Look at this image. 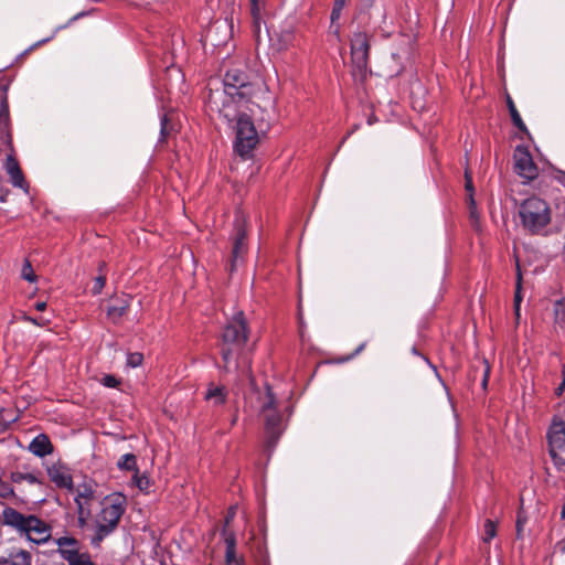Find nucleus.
Wrapping results in <instances>:
<instances>
[{"instance_id": "obj_1", "label": "nucleus", "mask_w": 565, "mask_h": 565, "mask_svg": "<svg viewBox=\"0 0 565 565\" xmlns=\"http://www.w3.org/2000/svg\"><path fill=\"white\" fill-rule=\"evenodd\" d=\"M266 86L259 81H253L250 76L239 67L226 71L223 77V88H213L209 84V93L205 97V107L209 111L218 114L222 118H233L237 113L235 105H249L259 94L266 93Z\"/></svg>"}, {"instance_id": "obj_2", "label": "nucleus", "mask_w": 565, "mask_h": 565, "mask_svg": "<svg viewBox=\"0 0 565 565\" xmlns=\"http://www.w3.org/2000/svg\"><path fill=\"white\" fill-rule=\"evenodd\" d=\"M248 338L249 327L244 312L242 310L234 312L224 326L220 343L223 369L226 372L247 373L250 370Z\"/></svg>"}, {"instance_id": "obj_3", "label": "nucleus", "mask_w": 565, "mask_h": 565, "mask_svg": "<svg viewBox=\"0 0 565 565\" xmlns=\"http://www.w3.org/2000/svg\"><path fill=\"white\" fill-rule=\"evenodd\" d=\"M1 524L35 545H44L52 539L53 526L47 520L33 513H22L12 507L3 508Z\"/></svg>"}, {"instance_id": "obj_4", "label": "nucleus", "mask_w": 565, "mask_h": 565, "mask_svg": "<svg viewBox=\"0 0 565 565\" xmlns=\"http://www.w3.org/2000/svg\"><path fill=\"white\" fill-rule=\"evenodd\" d=\"M125 511L126 498L122 494L106 497L102 501V509L95 516V534L90 539L93 546L98 547L117 529Z\"/></svg>"}, {"instance_id": "obj_5", "label": "nucleus", "mask_w": 565, "mask_h": 565, "mask_svg": "<svg viewBox=\"0 0 565 565\" xmlns=\"http://www.w3.org/2000/svg\"><path fill=\"white\" fill-rule=\"evenodd\" d=\"M523 227L532 234L541 233L551 222V209L546 201L539 196L524 200L519 209Z\"/></svg>"}, {"instance_id": "obj_6", "label": "nucleus", "mask_w": 565, "mask_h": 565, "mask_svg": "<svg viewBox=\"0 0 565 565\" xmlns=\"http://www.w3.org/2000/svg\"><path fill=\"white\" fill-rule=\"evenodd\" d=\"M260 415L265 422V430L270 443H275L284 430L282 415L277 407L276 397L266 385V391L262 397Z\"/></svg>"}, {"instance_id": "obj_7", "label": "nucleus", "mask_w": 565, "mask_h": 565, "mask_svg": "<svg viewBox=\"0 0 565 565\" xmlns=\"http://www.w3.org/2000/svg\"><path fill=\"white\" fill-rule=\"evenodd\" d=\"M56 553L66 565H97L87 550L83 548L79 540L72 535L54 539Z\"/></svg>"}, {"instance_id": "obj_8", "label": "nucleus", "mask_w": 565, "mask_h": 565, "mask_svg": "<svg viewBox=\"0 0 565 565\" xmlns=\"http://www.w3.org/2000/svg\"><path fill=\"white\" fill-rule=\"evenodd\" d=\"M243 108L249 109L248 105H235L237 115L233 118H224L227 125L235 130V141H260L263 138L258 134L250 117L243 111Z\"/></svg>"}, {"instance_id": "obj_9", "label": "nucleus", "mask_w": 565, "mask_h": 565, "mask_svg": "<svg viewBox=\"0 0 565 565\" xmlns=\"http://www.w3.org/2000/svg\"><path fill=\"white\" fill-rule=\"evenodd\" d=\"M550 455L559 470L565 471V424L554 420L547 433Z\"/></svg>"}, {"instance_id": "obj_10", "label": "nucleus", "mask_w": 565, "mask_h": 565, "mask_svg": "<svg viewBox=\"0 0 565 565\" xmlns=\"http://www.w3.org/2000/svg\"><path fill=\"white\" fill-rule=\"evenodd\" d=\"M232 239L231 270H234L236 263L247 253V220L242 213L235 216Z\"/></svg>"}, {"instance_id": "obj_11", "label": "nucleus", "mask_w": 565, "mask_h": 565, "mask_svg": "<svg viewBox=\"0 0 565 565\" xmlns=\"http://www.w3.org/2000/svg\"><path fill=\"white\" fill-rule=\"evenodd\" d=\"M513 158L514 170L520 177L526 180H533L537 177V167L533 162L527 145L519 143Z\"/></svg>"}, {"instance_id": "obj_12", "label": "nucleus", "mask_w": 565, "mask_h": 565, "mask_svg": "<svg viewBox=\"0 0 565 565\" xmlns=\"http://www.w3.org/2000/svg\"><path fill=\"white\" fill-rule=\"evenodd\" d=\"M8 145V152L6 153V159L3 161L2 167L9 175L12 185L15 188H20L28 193L29 183L25 181L24 174L17 159L15 150L12 147V143Z\"/></svg>"}, {"instance_id": "obj_13", "label": "nucleus", "mask_w": 565, "mask_h": 565, "mask_svg": "<svg viewBox=\"0 0 565 565\" xmlns=\"http://www.w3.org/2000/svg\"><path fill=\"white\" fill-rule=\"evenodd\" d=\"M373 38L366 33L355 34V68L362 76L366 75L367 62H369V50Z\"/></svg>"}, {"instance_id": "obj_14", "label": "nucleus", "mask_w": 565, "mask_h": 565, "mask_svg": "<svg viewBox=\"0 0 565 565\" xmlns=\"http://www.w3.org/2000/svg\"><path fill=\"white\" fill-rule=\"evenodd\" d=\"M0 565H33V554L26 548L12 546L0 555Z\"/></svg>"}, {"instance_id": "obj_15", "label": "nucleus", "mask_w": 565, "mask_h": 565, "mask_svg": "<svg viewBox=\"0 0 565 565\" xmlns=\"http://www.w3.org/2000/svg\"><path fill=\"white\" fill-rule=\"evenodd\" d=\"M50 480L61 489H71L73 487V479L68 468L61 463H53L46 468Z\"/></svg>"}, {"instance_id": "obj_16", "label": "nucleus", "mask_w": 565, "mask_h": 565, "mask_svg": "<svg viewBox=\"0 0 565 565\" xmlns=\"http://www.w3.org/2000/svg\"><path fill=\"white\" fill-rule=\"evenodd\" d=\"M94 497L93 489L87 484L78 486L75 494V502L77 504L79 519L89 514L88 503Z\"/></svg>"}, {"instance_id": "obj_17", "label": "nucleus", "mask_w": 565, "mask_h": 565, "mask_svg": "<svg viewBox=\"0 0 565 565\" xmlns=\"http://www.w3.org/2000/svg\"><path fill=\"white\" fill-rule=\"evenodd\" d=\"M29 450L36 457L43 458L53 452L54 447L45 434H40L33 438L29 445Z\"/></svg>"}, {"instance_id": "obj_18", "label": "nucleus", "mask_w": 565, "mask_h": 565, "mask_svg": "<svg viewBox=\"0 0 565 565\" xmlns=\"http://www.w3.org/2000/svg\"><path fill=\"white\" fill-rule=\"evenodd\" d=\"M131 298L129 296H125L121 298H117L108 308H107V317L114 322L118 323L121 318L127 313L130 307Z\"/></svg>"}, {"instance_id": "obj_19", "label": "nucleus", "mask_w": 565, "mask_h": 565, "mask_svg": "<svg viewBox=\"0 0 565 565\" xmlns=\"http://www.w3.org/2000/svg\"><path fill=\"white\" fill-rule=\"evenodd\" d=\"M507 106H508V109H509V113L511 116V120H512L514 127H516L519 129V131L523 134V136H520V138L523 139V137H526L532 141V136H531L530 131L527 130V128H526V126H525V124H524V121H523L519 110L516 109V106L510 95H507Z\"/></svg>"}, {"instance_id": "obj_20", "label": "nucleus", "mask_w": 565, "mask_h": 565, "mask_svg": "<svg viewBox=\"0 0 565 565\" xmlns=\"http://www.w3.org/2000/svg\"><path fill=\"white\" fill-rule=\"evenodd\" d=\"M204 399L211 402L214 406L223 405L227 399V391L225 386L210 383L204 394Z\"/></svg>"}, {"instance_id": "obj_21", "label": "nucleus", "mask_w": 565, "mask_h": 565, "mask_svg": "<svg viewBox=\"0 0 565 565\" xmlns=\"http://www.w3.org/2000/svg\"><path fill=\"white\" fill-rule=\"evenodd\" d=\"M40 471H31V472H22V471H12L10 473V480L13 483H22L28 482L30 484H40L42 486L44 482L42 480Z\"/></svg>"}, {"instance_id": "obj_22", "label": "nucleus", "mask_w": 565, "mask_h": 565, "mask_svg": "<svg viewBox=\"0 0 565 565\" xmlns=\"http://www.w3.org/2000/svg\"><path fill=\"white\" fill-rule=\"evenodd\" d=\"M12 135L9 128V106L2 100L0 107V141H11Z\"/></svg>"}, {"instance_id": "obj_23", "label": "nucleus", "mask_w": 565, "mask_h": 565, "mask_svg": "<svg viewBox=\"0 0 565 565\" xmlns=\"http://www.w3.org/2000/svg\"><path fill=\"white\" fill-rule=\"evenodd\" d=\"M341 13L342 11L332 8L331 15H330V28L329 32L330 34L334 35L338 40H340V31H341Z\"/></svg>"}, {"instance_id": "obj_24", "label": "nucleus", "mask_w": 565, "mask_h": 565, "mask_svg": "<svg viewBox=\"0 0 565 565\" xmlns=\"http://www.w3.org/2000/svg\"><path fill=\"white\" fill-rule=\"evenodd\" d=\"M256 143H234V153L243 160L250 159L255 150Z\"/></svg>"}, {"instance_id": "obj_25", "label": "nucleus", "mask_w": 565, "mask_h": 565, "mask_svg": "<svg viewBox=\"0 0 565 565\" xmlns=\"http://www.w3.org/2000/svg\"><path fill=\"white\" fill-rule=\"evenodd\" d=\"M118 468L121 470L137 471V458L132 454L124 455L118 461Z\"/></svg>"}, {"instance_id": "obj_26", "label": "nucleus", "mask_w": 565, "mask_h": 565, "mask_svg": "<svg viewBox=\"0 0 565 565\" xmlns=\"http://www.w3.org/2000/svg\"><path fill=\"white\" fill-rule=\"evenodd\" d=\"M221 535L226 546L225 550H236V535L231 527H223Z\"/></svg>"}, {"instance_id": "obj_27", "label": "nucleus", "mask_w": 565, "mask_h": 565, "mask_svg": "<svg viewBox=\"0 0 565 565\" xmlns=\"http://www.w3.org/2000/svg\"><path fill=\"white\" fill-rule=\"evenodd\" d=\"M134 483L140 491H149L151 487L150 478L146 475H139V471L137 470L136 473L132 477Z\"/></svg>"}, {"instance_id": "obj_28", "label": "nucleus", "mask_w": 565, "mask_h": 565, "mask_svg": "<svg viewBox=\"0 0 565 565\" xmlns=\"http://www.w3.org/2000/svg\"><path fill=\"white\" fill-rule=\"evenodd\" d=\"M465 178H466V190L468 191L469 193V206H470V215L471 217H476V202L473 200V184H472V179L471 177L468 174V172L466 171L465 173Z\"/></svg>"}, {"instance_id": "obj_29", "label": "nucleus", "mask_w": 565, "mask_h": 565, "mask_svg": "<svg viewBox=\"0 0 565 565\" xmlns=\"http://www.w3.org/2000/svg\"><path fill=\"white\" fill-rule=\"evenodd\" d=\"M521 280H522V276H521L520 270H518L516 289H515V295H514V310H515L516 317L520 316V306H521V301H522Z\"/></svg>"}, {"instance_id": "obj_30", "label": "nucleus", "mask_w": 565, "mask_h": 565, "mask_svg": "<svg viewBox=\"0 0 565 565\" xmlns=\"http://www.w3.org/2000/svg\"><path fill=\"white\" fill-rule=\"evenodd\" d=\"M249 2L252 18L258 19V17H262V11L265 8V0H249Z\"/></svg>"}, {"instance_id": "obj_31", "label": "nucleus", "mask_w": 565, "mask_h": 565, "mask_svg": "<svg viewBox=\"0 0 565 565\" xmlns=\"http://www.w3.org/2000/svg\"><path fill=\"white\" fill-rule=\"evenodd\" d=\"M143 362V354L140 352H132L127 355V365L130 367L140 366Z\"/></svg>"}, {"instance_id": "obj_32", "label": "nucleus", "mask_w": 565, "mask_h": 565, "mask_svg": "<svg viewBox=\"0 0 565 565\" xmlns=\"http://www.w3.org/2000/svg\"><path fill=\"white\" fill-rule=\"evenodd\" d=\"M225 565H243L242 559L237 557L236 550H225Z\"/></svg>"}, {"instance_id": "obj_33", "label": "nucleus", "mask_w": 565, "mask_h": 565, "mask_svg": "<svg viewBox=\"0 0 565 565\" xmlns=\"http://www.w3.org/2000/svg\"><path fill=\"white\" fill-rule=\"evenodd\" d=\"M14 495L12 486L0 478V497L3 499Z\"/></svg>"}, {"instance_id": "obj_34", "label": "nucleus", "mask_w": 565, "mask_h": 565, "mask_svg": "<svg viewBox=\"0 0 565 565\" xmlns=\"http://www.w3.org/2000/svg\"><path fill=\"white\" fill-rule=\"evenodd\" d=\"M168 118L167 116H162L161 118V129H160V138L158 141H164L168 138H172L170 130L168 129Z\"/></svg>"}, {"instance_id": "obj_35", "label": "nucleus", "mask_w": 565, "mask_h": 565, "mask_svg": "<svg viewBox=\"0 0 565 565\" xmlns=\"http://www.w3.org/2000/svg\"><path fill=\"white\" fill-rule=\"evenodd\" d=\"M105 284H106V277L105 275H98L95 279H94V284H93V287H92V292L93 295H98L102 292L103 288L105 287Z\"/></svg>"}, {"instance_id": "obj_36", "label": "nucleus", "mask_w": 565, "mask_h": 565, "mask_svg": "<svg viewBox=\"0 0 565 565\" xmlns=\"http://www.w3.org/2000/svg\"><path fill=\"white\" fill-rule=\"evenodd\" d=\"M22 277L23 279L33 282L36 279V276L33 273L32 266L29 260H25L22 268Z\"/></svg>"}, {"instance_id": "obj_37", "label": "nucleus", "mask_w": 565, "mask_h": 565, "mask_svg": "<svg viewBox=\"0 0 565 565\" xmlns=\"http://www.w3.org/2000/svg\"><path fill=\"white\" fill-rule=\"evenodd\" d=\"M495 536V525L491 520H487L484 523V541L489 542Z\"/></svg>"}, {"instance_id": "obj_38", "label": "nucleus", "mask_w": 565, "mask_h": 565, "mask_svg": "<svg viewBox=\"0 0 565 565\" xmlns=\"http://www.w3.org/2000/svg\"><path fill=\"white\" fill-rule=\"evenodd\" d=\"M100 382L106 387H111V388L117 387L120 384V381L116 376L110 375V374L105 375Z\"/></svg>"}, {"instance_id": "obj_39", "label": "nucleus", "mask_w": 565, "mask_h": 565, "mask_svg": "<svg viewBox=\"0 0 565 565\" xmlns=\"http://www.w3.org/2000/svg\"><path fill=\"white\" fill-rule=\"evenodd\" d=\"M262 21H263L262 17H258V19L252 18L253 33H254V36L257 42L259 41V36H260Z\"/></svg>"}, {"instance_id": "obj_40", "label": "nucleus", "mask_w": 565, "mask_h": 565, "mask_svg": "<svg viewBox=\"0 0 565 565\" xmlns=\"http://www.w3.org/2000/svg\"><path fill=\"white\" fill-rule=\"evenodd\" d=\"M23 320L28 321V322H30L32 324L39 326V327H44V326H46L49 323V320L44 319L43 317L33 318V317H30V316H24Z\"/></svg>"}, {"instance_id": "obj_41", "label": "nucleus", "mask_w": 565, "mask_h": 565, "mask_svg": "<svg viewBox=\"0 0 565 565\" xmlns=\"http://www.w3.org/2000/svg\"><path fill=\"white\" fill-rule=\"evenodd\" d=\"M235 513H236V508L231 507L227 511L225 519H224L223 527H230L231 522L234 520Z\"/></svg>"}, {"instance_id": "obj_42", "label": "nucleus", "mask_w": 565, "mask_h": 565, "mask_svg": "<svg viewBox=\"0 0 565 565\" xmlns=\"http://www.w3.org/2000/svg\"><path fill=\"white\" fill-rule=\"evenodd\" d=\"M555 180L561 183L563 186H565V171H557L555 174Z\"/></svg>"}, {"instance_id": "obj_43", "label": "nucleus", "mask_w": 565, "mask_h": 565, "mask_svg": "<svg viewBox=\"0 0 565 565\" xmlns=\"http://www.w3.org/2000/svg\"><path fill=\"white\" fill-rule=\"evenodd\" d=\"M347 0H335L333 8L342 11L345 7Z\"/></svg>"}, {"instance_id": "obj_44", "label": "nucleus", "mask_w": 565, "mask_h": 565, "mask_svg": "<svg viewBox=\"0 0 565 565\" xmlns=\"http://www.w3.org/2000/svg\"><path fill=\"white\" fill-rule=\"evenodd\" d=\"M298 321H299V329H300V335L302 337L303 335V319H302V312L301 310L299 309L298 311Z\"/></svg>"}, {"instance_id": "obj_45", "label": "nucleus", "mask_w": 565, "mask_h": 565, "mask_svg": "<svg viewBox=\"0 0 565 565\" xmlns=\"http://www.w3.org/2000/svg\"><path fill=\"white\" fill-rule=\"evenodd\" d=\"M555 550H556L557 552H561V553L565 554V539H564V540H562V541H559V542L556 544Z\"/></svg>"}, {"instance_id": "obj_46", "label": "nucleus", "mask_w": 565, "mask_h": 565, "mask_svg": "<svg viewBox=\"0 0 565 565\" xmlns=\"http://www.w3.org/2000/svg\"><path fill=\"white\" fill-rule=\"evenodd\" d=\"M34 307H35V309H36L38 311H43V310H45V309H46V302H44V301H39V302H36V303H35V306H34Z\"/></svg>"}, {"instance_id": "obj_47", "label": "nucleus", "mask_w": 565, "mask_h": 565, "mask_svg": "<svg viewBox=\"0 0 565 565\" xmlns=\"http://www.w3.org/2000/svg\"><path fill=\"white\" fill-rule=\"evenodd\" d=\"M522 525H523V522H522V521H521V519L519 518V519H518V522H516V530H518V534H519V535H520V533H521Z\"/></svg>"}, {"instance_id": "obj_48", "label": "nucleus", "mask_w": 565, "mask_h": 565, "mask_svg": "<svg viewBox=\"0 0 565 565\" xmlns=\"http://www.w3.org/2000/svg\"><path fill=\"white\" fill-rule=\"evenodd\" d=\"M50 39H43V40L39 41L38 43H35L33 46H38V45H40L42 43H46Z\"/></svg>"}, {"instance_id": "obj_49", "label": "nucleus", "mask_w": 565, "mask_h": 565, "mask_svg": "<svg viewBox=\"0 0 565 565\" xmlns=\"http://www.w3.org/2000/svg\"><path fill=\"white\" fill-rule=\"evenodd\" d=\"M350 56L353 57V42L350 43Z\"/></svg>"}, {"instance_id": "obj_50", "label": "nucleus", "mask_w": 565, "mask_h": 565, "mask_svg": "<svg viewBox=\"0 0 565 565\" xmlns=\"http://www.w3.org/2000/svg\"><path fill=\"white\" fill-rule=\"evenodd\" d=\"M561 518L564 520L565 519V505L563 507L562 511H561Z\"/></svg>"}, {"instance_id": "obj_51", "label": "nucleus", "mask_w": 565, "mask_h": 565, "mask_svg": "<svg viewBox=\"0 0 565 565\" xmlns=\"http://www.w3.org/2000/svg\"><path fill=\"white\" fill-rule=\"evenodd\" d=\"M563 386H564V384H562V385L557 388V394H561V393H562V391H563Z\"/></svg>"}, {"instance_id": "obj_52", "label": "nucleus", "mask_w": 565, "mask_h": 565, "mask_svg": "<svg viewBox=\"0 0 565 565\" xmlns=\"http://www.w3.org/2000/svg\"><path fill=\"white\" fill-rule=\"evenodd\" d=\"M236 420H237V416H234V417L232 418V425H235V424H236Z\"/></svg>"}, {"instance_id": "obj_53", "label": "nucleus", "mask_w": 565, "mask_h": 565, "mask_svg": "<svg viewBox=\"0 0 565 565\" xmlns=\"http://www.w3.org/2000/svg\"><path fill=\"white\" fill-rule=\"evenodd\" d=\"M349 360H350V356L348 355V356L341 359L340 362H344V361H349Z\"/></svg>"}, {"instance_id": "obj_54", "label": "nucleus", "mask_w": 565, "mask_h": 565, "mask_svg": "<svg viewBox=\"0 0 565 565\" xmlns=\"http://www.w3.org/2000/svg\"><path fill=\"white\" fill-rule=\"evenodd\" d=\"M360 350H362V348H359L354 351V354H358L360 352Z\"/></svg>"}]
</instances>
